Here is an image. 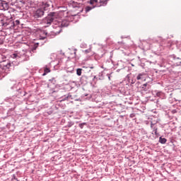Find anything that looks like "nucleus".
Masks as SVG:
<instances>
[{
    "label": "nucleus",
    "mask_w": 181,
    "mask_h": 181,
    "mask_svg": "<svg viewBox=\"0 0 181 181\" xmlns=\"http://www.w3.org/2000/svg\"><path fill=\"white\" fill-rule=\"evenodd\" d=\"M57 16H59L57 13L50 12L42 21L45 27L49 28L54 22V19H57Z\"/></svg>",
    "instance_id": "1"
},
{
    "label": "nucleus",
    "mask_w": 181,
    "mask_h": 181,
    "mask_svg": "<svg viewBox=\"0 0 181 181\" xmlns=\"http://www.w3.org/2000/svg\"><path fill=\"white\" fill-rule=\"evenodd\" d=\"M0 25L2 28H5L6 29H13L15 28V21L11 18L5 19L1 21Z\"/></svg>",
    "instance_id": "2"
},
{
    "label": "nucleus",
    "mask_w": 181,
    "mask_h": 181,
    "mask_svg": "<svg viewBox=\"0 0 181 181\" xmlns=\"http://www.w3.org/2000/svg\"><path fill=\"white\" fill-rule=\"evenodd\" d=\"M11 66L12 64L9 61H3L0 63V67L6 74L9 73V69H11Z\"/></svg>",
    "instance_id": "3"
},
{
    "label": "nucleus",
    "mask_w": 181,
    "mask_h": 181,
    "mask_svg": "<svg viewBox=\"0 0 181 181\" xmlns=\"http://www.w3.org/2000/svg\"><path fill=\"white\" fill-rule=\"evenodd\" d=\"M74 16H77V15L71 16V17H67L66 18H64L62 21H61V23H59V25H61V28H67V26L70 25V22H73Z\"/></svg>",
    "instance_id": "4"
},
{
    "label": "nucleus",
    "mask_w": 181,
    "mask_h": 181,
    "mask_svg": "<svg viewBox=\"0 0 181 181\" xmlns=\"http://www.w3.org/2000/svg\"><path fill=\"white\" fill-rule=\"evenodd\" d=\"M53 23V28L55 29H57V28H59V32H56L55 35H59V33H60V32H62V25H60V23H62V21H59L57 20V18L54 19V21L52 22Z\"/></svg>",
    "instance_id": "5"
},
{
    "label": "nucleus",
    "mask_w": 181,
    "mask_h": 181,
    "mask_svg": "<svg viewBox=\"0 0 181 181\" xmlns=\"http://www.w3.org/2000/svg\"><path fill=\"white\" fill-rule=\"evenodd\" d=\"M45 15V10L43 8H38L36 11L34 12V18L35 19H39V18H42Z\"/></svg>",
    "instance_id": "6"
},
{
    "label": "nucleus",
    "mask_w": 181,
    "mask_h": 181,
    "mask_svg": "<svg viewBox=\"0 0 181 181\" xmlns=\"http://www.w3.org/2000/svg\"><path fill=\"white\" fill-rule=\"evenodd\" d=\"M9 4L5 1L0 0V11H8Z\"/></svg>",
    "instance_id": "7"
},
{
    "label": "nucleus",
    "mask_w": 181,
    "mask_h": 181,
    "mask_svg": "<svg viewBox=\"0 0 181 181\" xmlns=\"http://www.w3.org/2000/svg\"><path fill=\"white\" fill-rule=\"evenodd\" d=\"M171 59H173V63L174 66H181V59L176 57L175 55H171Z\"/></svg>",
    "instance_id": "8"
},
{
    "label": "nucleus",
    "mask_w": 181,
    "mask_h": 181,
    "mask_svg": "<svg viewBox=\"0 0 181 181\" xmlns=\"http://www.w3.org/2000/svg\"><path fill=\"white\" fill-rule=\"evenodd\" d=\"M67 100H73V96L71 95V93H68L62 96L61 101H66Z\"/></svg>",
    "instance_id": "9"
},
{
    "label": "nucleus",
    "mask_w": 181,
    "mask_h": 181,
    "mask_svg": "<svg viewBox=\"0 0 181 181\" xmlns=\"http://www.w3.org/2000/svg\"><path fill=\"white\" fill-rule=\"evenodd\" d=\"M156 123H153V122H151V128L153 129V131L156 135V136H159V133H158V127H153Z\"/></svg>",
    "instance_id": "10"
},
{
    "label": "nucleus",
    "mask_w": 181,
    "mask_h": 181,
    "mask_svg": "<svg viewBox=\"0 0 181 181\" xmlns=\"http://www.w3.org/2000/svg\"><path fill=\"white\" fill-rule=\"evenodd\" d=\"M141 88L142 91H148L150 88V86L148 83H144L141 85Z\"/></svg>",
    "instance_id": "11"
},
{
    "label": "nucleus",
    "mask_w": 181,
    "mask_h": 181,
    "mask_svg": "<svg viewBox=\"0 0 181 181\" xmlns=\"http://www.w3.org/2000/svg\"><path fill=\"white\" fill-rule=\"evenodd\" d=\"M43 4V11H47V8L50 6V4L49 1L47 2H42Z\"/></svg>",
    "instance_id": "12"
},
{
    "label": "nucleus",
    "mask_w": 181,
    "mask_h": 181,
    "mask_svg": "<svg viewBox=\"0 0 181 181\" xmlns=\"http://www.w3.org/2000/svg\"><path fill=\"white\" fill-rule=\"evenodd\" d=\"M136 80H145V74H139L136 76Z\"/></svg>",
    "instance_id": "13"
},
{
    "label": "nucleus",
    "mask_w": 181,
    "mask_h": 181,
    "mask_svg": "<svg viewBox=\"0 0 181 181\" xmlns=\"http://www.w3.org/2000/svg\"><path fill=\"white\" fill-rule=\"evenodd\" d=\"M15 98H16V96H13V98H7L6 99V103H11V104H12V103H13V101L15 100Z\"/></svg>",
    "instance_id": "14"
},
{
    "label": "nucleus",
    "mask_w": 181,
    "mask_h": 181,
    "mask_svg": "<svg viewBox=\"0 0 181 181\" xmlns=\"http://www.w3.org/2000/svg\"><path fill=\"white\" fill-rule=\"evenodd\" d=\"M167 141H168V139H166L165 138H163L162 136H160L159 141H158L160 144H166Z\"/></svg>",
    "instance_id": "15"
},
{
    "label": "nucleus",
    "mask_w": 181,
    "mask_h": 181,
    "mask_svg": "<svg viewBox=\"0 0 181 181\" xmlns=\"http://www.w3.org/2000/svg\"><path fill=\"white\" fill-rule=\"evenodd\" d=\"M38 46H39V43L34 44V45L31 48V51H33V53H35V52L36 51V49H37Z\"/></svg>",
    "instance_id": "16"
},
{
    "label": "nucleus",
    "mask_w": 181,
    "mask_h": 181,
    "mask_svg": "<svg viewBox=\"0 0 181 181\" xmlns=\"http://www.w3.org/2000/svg\"><path fill=\"white\" fill-rule=\"evenodd\" d=\"M50 73V69L49 68H45L44 73L42 74V76H46V74Z\"/></svg>",
    "instance_id": "17"
},
{
    "label": "nucleus",
    "mask_w": 181,
    "mask_h": 181,
    "mask_svg": "<svg viewBox=\"0 0 181 181\" xmlns=\"http://www.w3.org/2000/svg\"><path fill=\"white\" fill-rule=\"evenodd\" d=\"M83 73V69H76V74L77 76H81V74Z\"/></svg>",
    "instance_id": "18"
},
{
    "label": "nucleus",
    "mask_w": 181,
    "mask_h": 181,
    "mask_svg": "<svg viewBox=\"0 0 181 181\" xmlns=\"http://www.w3.org/2000/svg\"><path fill=\"white\" fill-rule=\"evenodd\" d=\"M73 125H74V122H68L67 125L65 127V128H71V127H73Z\"/></svg>",
    "instance_id": "19"
},
{
    "label": "nucleus",
    "mask_w": 181,
    "mask_h": 181,
    "mask_svg": "<svg viewBox=\"0 0 181 181\" xmlns=\"http://www.w3.org/2000/svg\"><path fill=\"white\" fill-rule=\"evenodd\" d=\"M91 9H94V6H86L85 8V11L87 12H90V11H91Z\"/></svg>",
    "instance_id": "20"
},
{
    "label": "nucleus",
    "mask_w": 181,
    "mask_h": 181,
    "mask_svg": "<svg viewBox=\"0 0 181 181\" xmlns=\"http://www.w3.org/2000/svg\"><path fill=\"white\" fill-rule=\"evenodd\" d=\"M98 78V80H104V75L103 74V72L99 73Z\"/></svg>",
    "instance_id": "21"
},
{
    "label": "nucleus",
    "mask_w": 181,
    "mask_h": 181,
    "mask_svg": "<svg viewBox=\"0 0 181 181\" xmlns=\"http://www.w3.org/2000/svg\"><path fill=\"white\" fill-rule=\"evenodd\" d=\"M84 125H87L86 122H83L78 124L79 128H81V129H83V128H84Z\"/></svg>",
    "instance_id": "22"
},
{
    "label": "nucleus",
    "mask_w": 181,
    "mask_h": 181,
    "mask_svg": "<svg viewBox=\"0 0 181 181\" xmlns=\"http://www.w3.org/2000/svg\"><path fill=\"white\" fill-rule=\"evenodd\" d=\"M156 95H157V97H162L163 95V93H162L161 91H158V92H156Z\"/></svg>",
    "instance_id": "23"
},
{
    "label": "nucleus",
    "mask_w": 181,
    "mask_h": 181,
    "mask_svg": "<svg viewBox=\"0 0 181 181\" xmlns=\"http://www.w3.org/2000/svg\"><path fill=\"white\" fill-rule=\"evenodd\" d=\"M90 52H91V47H90L89 49H86V50L83 51L85 54H88V53H90Z\"/></svg>",
    "instance_id": "24"
},
{
    "label": "nucleus",
    "mask_w": 181,
    "mask_h": 181,
    "mask_svg": "<svg viewBox=\"0 0 181 181\" xmlns=\"http://www.w3.org/2000/svg\"><path fill=\"white\" fill-rule=\"evenodd\" d=\"M98 2V0H90V5H94V4H97Z\"/></svg>",
    "instance_id": "25"
},
{
    "label": "nucleus",
    "mask_w": 181,
    "mask_h": 181,
    "mask_svg": "<svg viewBox=\"0 0 181 181\" xmlns=\"http://www.w3.org/2000/svg\"><path fill=\"white\" fill-rule=\"evenodd\" d=\"M11 57H12L13 59H18V58H19V55H18V54H13L11 55Z\"/></svg>",
    "instance_id": "26"
},
{
    "label": "nucleus",
    "mask_w": 181,
    "mask_h": 181,
    "mask_svg": "<svg viewBox=\"0 0 181 181\" xmlns=\"http://www.w3.org/2000/svg\"><path fill=\"white\" fill-rule=\"evenodd\" d=\"M88 77L87 76H82V77L81 78V81H86V80H88Z\"/></svg>",
    "instance_id": "27"
},
{
    "label": "nucleus",
    "mask_w": 181,
    "mask_h": 181,
    "mask_svg": "<svg viewBox=\"0 0 181 181\" xmlns=\"http://www.w3.org/2000/svg\"><path fill=\"white\" fill-rule=\"evenodd\" d=\"M81 47L86 49L87 47V44L86 43L81 44Z\"/></svg>",
    "instance_id": "28"
},
{
    "label": "nucleus",
    "mask_w": 181,
    "mask_h": 181,
    "mask_svg": "<svg viewBox=\"0 0 181 181\" xmlns=\"http://www.w3.org/2000/svg\"><path fill=\"white\" fill-rule=\"evenodd\" d=\"M19 23H21V21H19V20H16L14 21V26L19 25Z\"/></svg>",
    "instance_id": "29"
},
{
    "label": "nucleus",
    "mask_w": 181,
    "mask_h": 181,
    "mask_svg": "<svg viewBox=\"0 0 181 181\" xmlns=\"http://www.w3.org/2000/svg\"><path fill=\"white\" fill-rule=\"evenodd\" d=\"M18 93H21V96L25 97V91L23 90V92H22V91H21V90H18Z\"/></svg>",
    "instance_id": "30"
},
{
    "label": "nucleus",
    "mask_w": 181,
    "mask_h": 181,
    "mask_svg": "<svg viewBox=\"0 0 181 181\" xmlns=\"http://www.w3.org/2000/svg\"><path fill=\"white\" fill-rule=\"evenodd\" d=\"M95 80L96 81H98V77H96L95 76H93V81L95 83Z\"/></svg>",
    "instance_id": "31"
},
{
    "label": "nucleus",
    "mask_w": 181,
    "mask_h": 181,
    "mask_svg": "<svg viewBox=\"0 0 181 181\" xmlns=\"http://www.w3.org/2000/svg\"><path fill=\"white\" fill-rule=\"evenodd\" d=\"M95 80L96 81H98V77H96L95 76H93V81L95 83Z\"/></svg>",
    "instance_id": "32"
},
{
    "label": "nucleus",
    "mask_w": 181,
    "mask_h": 181,
    "mask_svg": "<svg viewBox=\"0 0 181 181\" xmlns=\"http://www.w3.org/2000/svg\"><path fill=\"white\" fill-rule=\"evenodd\" d=\"M112 73H110V74H107V77H108V80H110V81L111 80V77H112L111 75H112Z\"/></svg>",
    "instance_id": "33"
},
{
    "label": "nucleus",
    "mask_w": 181,
    "mask_h": 181,
    "mask_svg": "<svg viewBox=\"0 0 181 181\" xmlns=\"http://www.w3.org/2000/svg\"><path fill=\"white\" fill-rule=\"evenodd\" d=\"M129 117L130 118H135V113L130 114Z\"/></svg>",
    "instance_id": "34"
},
{
    "label": "nucleus",
    "mask_w": 181,
    "mask_h": 181,
    "mask_svg": "<svg viewBox=\"0 0 181 181\" xmlns=\"http://www.w3.org/2000/svg\"><path fill=\"white\" fill-rule=\"evenodd\" d=\"M13 110H15V106L13 107H11L8 110V112L11 111H13Z\"/></svg>",
    "instance_id": "35"
},
{
    "label": "nucleus",
    "mask_w": 181,
    "mask_h": 181,
    "mask_svg": "<svg viewBox=\"0 0 181 181\" xmlns=\"http://www.w3.org/2000/svg\"><path fill=\"white\" fill-rule=\"evenodd\" d=\"M44 39H46V37H40V40H44Z\"/></svg>",
    "instance_id": "36"
},
{
    "label": "nucleus",
    "mask_w": 181,
    "mask_h": 181,
    "mask_svg": "<svg viewBox=\"0 0 181 181\" xmlns=\"http://www.w3.org/2000/svg\"><path fill=\"white\" fill-rule=\"evenodd\" d=\"M63 13H67V11H66V8H65V10H63Z\"/></svg>",
    "instance_id": "37"
},
{
    "label": "nucleus",
    "mask_w": 181,
    "mask_h": 181,
    "mask_svg": "<svg viewBox=\"0 0 181 181\" xmlns=\"http://www.w3.org/2000/svg\"><path fill=\"white\" fill-rule=\"evenodd\" d=\"M160 66V67H165V64H161Z\"/></svg>",
    "instance_id": "38"
},
{
    "label": "nucleus",
    "mask_w": 181,
    "mask_h": 181,
    "mask_svg": "<svg viewBox=\"0 0 181 181\" xmlns=\"http://www.w3.org/2000/svg\"><path fill=\"white\" fill-rule=\"evenodd\" d=\"M172 112H173V114H175V112H176V110H173L172 111Z\"/></svg>",
    "instance_id": "39"
},
{
    "label": "nucleus",
    "mask_w": 181,
    "mask_h": 181,
    "mask_svg": "<svg viewBox=\"0 0 181 181\" xmlns=\"http://www.w3.org/2000/svg\"><path fill=\"white\" fill-rule=\"evenodd\" d=\"M76 52H77V49H74V54H75V56H76Z\"/></svg>",
    "instance_id": "40"
},
{
    "label": "nucleus",
    "mask_w": 181,
    "mask_h": 181,
    "mask_svg": "<svg viewBox=\"0 0 181 181\" xmlns=\"http://www.w3.org/2000/svg\"><path fill=\"white\" fill-rule=\"evenodd\" d=\"M90 69H94V67L91 66Z\"/></svg>",
    "instance_id": "41"
},
{
    "label": "nucleus",
    "mask_w": 181,
    "mask_h": 181,
    "mask_svg": "<svg viewBox=\"0 0 181 181\" xmlns=\"http://www.w3.org/2000/svg\"><path fill=\"white\" fill-rule=\"evenodd\" d=\"M1 76H2V74L0 73V77H1Z\"/></svg>",
    "instance_id": "42"
},
{
    "label": "nucleus",
    "mask_w": 181,
    "mask_h": 181,
    "mask_svg": "<svg viewBox=\"0 0 181 181\" xmlns=\"http://www.w3.org/2000/svg\"><path fill=\"white\" fill-rule=\"evenodd\" d=\"M47 1H49V2H52V1H51V0H47Z\"/></svg>",
    "instance_id": "43"
}]
</instances>
